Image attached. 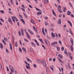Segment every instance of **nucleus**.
Segmentation results:
<instances>
[{
    "label": "nucleus",
    "instance_id": "13d9d810",
    "mask_svg": "<svg viewBox=\"0 0 74 74\" xmlns=\"http://www.w3.org/2000/svg\"><path fill=\"white\" fill-rule=\"evenodd\" d=\"M50 30H51V31H53V28H51L50 29Z\"/></svg>",
    "mask_w": 74,
    "mask_h": 74
},
{
    "label": "nucleus",
    "instance_id": "c756f323",
    "mask_svg": "<svg viewBox=\"0 0 74 74\" xmlns=\"http://www.w3.org/2000/svg\"><path fill=\"white\" fill-rule=\"evenodd\" d=\"M16 4L17 5H18V1L17 0H16Z\"/></svg>",
    "mask_w": 74,
    "mask_h": 74
},
{
    "label": "nucleus",
    "instance_id": "2f4dec72",
    "mask_svg": "<svg viewBox=\"0 0 74 74\" xmlns=\"http://www.w3.org/2000/svg\"><path fill=\"white\" fill-rule=\"evenodd\" d=\"M31 44L32 45H33L34 47H35V44H34L33 42H32L31 43Z\"/></svg>",
    "mask_w": 74,
    "mask_h": 74
},
{
    "label": "nucleus",
    "instance_id": "4468645a",
    "mask_svg": "<svg viewBox=\"0 0 74 74\" xmlns=\"http://www.w3.org/2000/svg\"><path fill=\"white\" fill-rule=\"evenodd\" d=\"M8 20L9 23H12V20H11V18H9Z\"/></svg>",
    "mask_w": 74,
    "mask_h": 74
},
{
    "label": "nucleus",
    "instance_id": "774afa93",
    "mask_svg": "<svg viewBox=\"0 0 74 74\" xmlns=\"http://www.w3.org/2000/svg\"><path fill=\"white\" fill-rule=\"evenodd\" d=\"M17 23L18 26H19V22H18Z\"/></svg>",
    "mask_w": 74,
    "mask_h": 74
},
{
    "label": "nucleus",
    "instance_id": "49530a36",
    "mask_svg": "<svg viewBox=\"0 0 74 74\" xmlns=\"http://www.w3.org/2000/svg\"><path fill=\"white\" fill-rule=\"evenodd\" d=\"M29 7L30 8H33L32 6V5H29Z\"/></svg>",
    "mask_w": 74,
    "mask_h": 74
},
{
    "label": "nucleus",
    "instance_id": "7ed1b4c3",
    "mask_svg": "<svg viewBox=\"0 0 74 74\" xmlns=\"http://www.w3.org/2000/svg\"><path fill=\"white\" fill-rule=\"evenodd\" d=\"M45 41L47 46H49V41L48 40H45Z\"/></svg>",
    "mask_w": 74,
    "mask_h": 74
},
{
    "label": "nucleus",
    "instance_id": "603ef678",
    "mask_svg": "<svg viewBox=\"0 0 74 74\" xmlns=\"http://www.w3.org/2000/svg\"><path fill=\"white\" fill-rule=\"evenodd\" d=\"M69 5H70L71 7H72V8H73V6H72V5H71V3H69Z\"/></svg>",
    "mask_w": 74,
    "mask_h": 74
},
{
    "label": "nucleus",
    "instance_id": "423d86ee",
    "mask_svg": "<svg viewBox=\"0 0 74 74\" xmlns=\"http://www.w3.org/2000/svg\"><path fill=\"white\" fill-rule=\"evenodd\" d=\"M51 37L53 38H55V35L53 34V32L51 33Z\"/></svg>",
    "mask_w": 74,
    "mask_h": 74
},
{
    "label": "nucleus",
    "instance_id": "7c9ffc66",
    "mask_svg": "<svg viewBox=\"0 0 74 74\" xmlns=\"http://www.w3.org/2000/svg\"><path fill=\"white\" fill-rule=\"evenodd\" d=\"M0 12H1V13H2L3 14H4V12L3 10H0Z\"/></svg>",
    "mask_w": 74,
    "mask_h": 74
},
{
    "label": "nucleus",
    "instance_id": "f257e3e1",
    "mask_svg": "<svg viewBox=\"0 0 74 74\" xmlns=\"http://www.w3.org/2000/svg\"><path fill=\"white\" fill-rule=\"evenodd\" d=\"M61 7L60 6H58V10L59 12H60V13H62V10L60 9H61Z\"/></svg>",
    "mask_w": 74,
    "mask_h": 74
},
{
    "label": "nucleus",
    "instance_id": "6e6552de",
    "mask_svg": "<svg viewBox=\"0 0 74 74\" xmlns=\"http://www.w3.org/2000/svg\"><path fill=\"white\" fill-rule=\"evenodd\" d=\"M28 32L30 33V34H33V35H34V33H33V32H32V31L28 29Z\"/></svg>",
    "mask_w": 74,
    "mask_h": 74
},
{
    "label": "nucleus",
    "instance_id": "c85d7f7f",
    "mask_svg": "<svg viewBox=\"0 0 74 74\" xmlns=\"http://www.w3.org/2000/svg\"><path fill=\"white\" fill-rule=\"evenodd\" d=\"M45 25H46V26L47 25H48V22H45Z\"/></svg>",
    "mask_w": 74,
    "mask_h": 74
},
{
    "label": "nucleus",
    "instance_id": "864d4df0",
    "mask_svg": "<svg viewBox=\"0 0 74 74\" xmlns=\"http://www.w3.org/2000/svg\"><path fill=\"white\" fill-rule=\"evenodd\" d=\"M35 30H34L35 31V32H37V29L36 28H35Z\"/></svg>",
    "mask_w": 74,
    "mask_h": 74
},
{
    "label": "nucleus",
    "instance_id": "20e7f679",
    "mask_svg": "<svg viewBox=\"0 0 74 74\" xmlns=\"http://www.w3.org/2000/svg\"><path fill=\"white\" fill-rule=\"evenodd\" d=\"M55 44H58V42H53L51 44V46H53V45H54Z\"/></svg>",
    "mask_w": 74,
    "mask_h": 74
},
{
    "label": "nucleus",
    "instance_id": "a211bd4d",
    "mask_svg": "<svg viewBox=\"0 0 74 74\" xmlns=\"http://www.w3.org/2000/svg\"><path fill=\"white\" fill-rule=\"evenodd\" d=\"M67 14L68 15H70L71 14V12L69 11H68L67 12Z\"/></svg>",
    "mask_w": 74,
    "mask_h": 74
},
{
    "label": "nucleus",
    "instance_id": "69168bd1",
    "mask_svg": "<svg viewBox=\"0 0 74 74\" xmlns=\"http://www.w3.org/2000/svg\"><path fill=\"white\" fill-rule=\"evenodd\" d=\"M56 60V58H54L53 59V62H55V60Z\"/></svg>",
    "mask_w": 74,
    "mask_h": 74
},
{
    "label": "nucleus",
    "instance_id": "9b49d317",
    "mask_svg": "<svg viewBox=\"0 0 74 74\" xmlns=\"http://www.w3.org/2000/svg\"><path fill=\"white\" fill-rule=\"evenodd\" d=\"M22 49H23V51H24L25 52V53H27V52H26V49H25V48L23 47L22 48Z\"/></svg>",
    "mask_w": 74,
    "mask_h": 74
},
{
    "label": "nucleus",
    "instance_id": "9d476101",
    "mask_svg": "<svg viewBox=\"0 0 74 74\" xmlns=\"http://www.w3.org/2000/svg\"><path fill=\"white\" fill-rule=\"evenodd\" d=\"M58 56H59L60 59H62L63 58V56L60 54H59L58 55Z\"/></svg>",
    "mask_w": 74,
    "mask_h": 74
},
{
    "label": "nucleus",
    "instance_id": "c03bdc74",
    "mask_svg": "<svg viewBox=\"0 0 74 74\" xmlns=\"http://www.w3.org/2000/svg\"><path fill=\"white\" fill-rule=\"evenodd\" d=\"M38 14L39 15H41V12H38Z\"/></svg>",
    "mask_w": 74,
    "mask_h": 74
},
{
    "label": "nucleus",
    "instance_id": "dca6fc26",
    "mask_svg": "<svg viewBox=\"0 0 74 74\" xmlns=\"http://www.w3.org/2000/svg\"><path fill=\"white\" fill-rule=\"evenodd\" d=\"M52 13L54 15H55V16H56V14L55 12H54V10L52 9Z\"/></svg>",
    "mask_w": 74,
    "mask_h": 74
},
{
    "label": "nucleus",
    "instance_id": "5fc2aeb1",
    "mask_svg": "<svg viewBox=\"0 0 74 74\" xmlns=\"http://www.w3.org/2000/svg\"><path fill=\"white\" fill-rule=\"evenodd\" d=\"M58 36H59V37H60V38L61 37V35H60V34H58Z\"/></svg>",
    "mask_w": 74,
    "mask_h": 74
},
{
    "label": "nucleus",
    "instance_id": "473e14b6",
    "mask_svg": "<svg viewBox=\"0 0 74 74\" xmlns=\"http://www.w3.org/2000/svg\"><path fill=\"white\" fill-rule=\"evenodd\" d=\"M0 19L1 22H4V20H3L2 18H0Z\"/></svg>",
    "mask_w": 74,
    "mask_h": 74
},
{
    "label": "nucleus",
    "instance_id": "f3484780",
    "mask_svg": "<svg viewBox=\"0 0 74 74\" xmlns=\"http://www.w3.org/2000/svg\"><path fill=\"white\" fill-rule=\"evenodd\" d=\"M10 69L11 70V73H14V69L11 68H10Z\"/></svg>",
    "mask_w": 74,
    "mask_h": 74
},
{
    "label": "nucleus",
    "instance_id": "39448f33",
    "mask_svg": "<svg viewBox=\"0 0 74 74\" xmlns=\"http://www.w3.org/2000/svg\"><path fill=\"white\" fill-rule=\"evenodd\" d=\"M28 65H26V67L27 69H30V64L29 63L28 64Z\"/></svg>",
    "mask_w": 74,
    "mask_h": 74
},
{
    "label": "nucleus",
    "instance_id": "5701e85b",
    "mask_svg": "<svg viewBox=\"0 0 74 74\" xmlns=\"http://www.w3.org/2000/svg\"><path fill=\"white\" fill-rule=\"evenodd\" d=\"M71 42L72 44V45L73 46V39H71Z\"/></svg>",
    "mask_w": 74,
    "mask_h": 74
},
{
    "label": "nucleus",
    "instance_id": "09e8293b",
    "mask_svg": "<svg viewBox=\"0 0 74 74\" xmlns=\"http://www.w3.org/2000/svg\"><path fill=\"white\" fill-rule=\"evenodd\" d=\"M68 53L69 56H71V53L69 52Z\"/></svg>",
    "mask_w": 74,
    "mask_h": 74
},
{
    "label": "nucleus",
    "instance_id": "6ab92c4d",
    "mask_svg": "<svg viewBox=\"0 0 74 74\" xmlns=\"http://www.w3.org/2000/svg\"><path fill=\"white\" fill-rule=\"evenodd\" d=\"M39 40H40V41L42 43H44V42H43V40H42V39L39 38Z\"/></svg>",
    "mask_w": 74,
    "mask_h": 74
},
{
    "label": "nucleus",
    "instance_id": "f03ea898",
    "mask_svg": "<svg viewBox=\"0 0 74 74\" xmlns=\"http://www.w3.org/2000/svg\"><path fill=\"white\" fill-rule=\"evenodd\" d=\"M42 62L43 65L44 66H45V67H46L47 66V65L46 64V62H45V60H43L42 61Z\"/></svg>",
    "mask_w": 74,
    "mask_h": 74
},
{
    "label": "nucleus",
    "instance_id": "a878e982",
    "mask_svg": "<svg viewBox=\"0 0 74 74\" xmlns=\"http://www.w3.org/2000/svg\"><path fill=\"white\" fill-rule=\"evenodd\" d=\"M21 21H22V22L24 23V24H25V21H24V20L23 19H21Z\"/></svg>",
    "mask_w": 74,
    "mask_h": 74
},
{
    "label": "nucleus",
    "instance_id": "1a4fd4ad",
    "mask_svg": "<svg viewBox=\"0 0 74 74\" xmlns=\"http://www.w3.org/2000/svg\"><path fill=\"white\" fill-rule=\"evenodd\" d=\"M10 49L11 50H12V45H11V43H10Z\"/></svg>",
    "mask_w": 74,
    "mask_h": 74
},
{
    "label": "nucleus",
    "instance_id": "bf43d9fd",
    "mask_svg": "<svg viewBox=\"0 0 74 74\" xmlns=\"http://www.w3.org/2000/svg\"><path fill=\"white\" fill-rule=\"evenodd\" d=\"M14 72L15 73V74H18L17 73H17V71H16V70H15L14 71Z\"/></svg>",
    "mask_w": 74,
    "mask_h": 74
},
{
    "label": "nucleus",
    "instance_id": "72a5a7b5",
    "mask_svg": "<svg viewBox=\"0 0 74 74\" xmlns=\"http://www.w3.org/2000/svg\"><path fill=\"white\" fill-rule=\"evenodd\" d=\"M19 51L20 52H22V49H21V47L19 48Z\"/></svg>",
    "mask_w": 74,
    "mask_h": 74
},
{
    "label": "nucleus",
    "instance_id": "37998d69",
    "mask_svg": "<svg viewBox=\"0 0 74 74\" xmlns=\"http://www.w3.org/2000/svg\"><path fill=\"white\" fill-rule=\"evenodd\" d=\"M33 66H34V67H36L37 65L36 64H33Z\"/></svg>",
    "mask_w": 74,
    "mask_h": 74
},
{
    "label": "nucleus",
    "instance_id": "4be33fe9",
    "mask_svg": "<svg viewBox=\"0 0 74 74\" xmlns=\"http://www.w3.org/2000/svg\"><path fill=\"white\" fill-rule=\"evenodd\" d=\"M15 46L16 47H18V44L17 43V41H16L15 43Z\"/></svg>",
    "mask_w": 74,
    "mask_h": 74
},
{
    "label": "nucleus",
    "instance_id": "393cba45",
    "mask_svg": "<svg viewBox=\"0 0 74 74\" xmlns=\"http://www.w3.org/2000/svg\"><path fill=\"white\" fill-rule=\"evenodd\" d=\"M37 62L38 63H41V62H42V61L41 60H38L37 61Z\"/></svg>",
    "mask_w": 74,
    "mask_h": 74
},
{
    "label": "nucleus",
    "instance_id": "4c0bfd02",
    "mask_svg": "<svg viewBox=\"0 0 74 74\" xmlns=\"http://www.w3.org/2000/svg\"><path fill=\"white\" fill-rule=\"evenodd\" d=\"M36 10L37 11H41V10H40L39 9H38V8H36Z\"/></svg>",
    "mask_w": 74,
    "mask_h": 74
},
{
    "label": "nucleus",
    "instance_id": "79ce46f5",
    "mask_svg": "<svg viewBox=\"0 0 74 74\" xmlns=\"http://www.w3.org/2000/svg\"><path fill=\"white\" fill-rule=\"evenodd\" d=\"M18 34L20 36H21V32L20 31H18Z\"/></svg>",
    "mask_w": 74,
    "mask_h": 74
},
{
    "label": "nucleus",
    "instance_id": "ddd939ff",
    "mask_svg": "<svg viewBox=\"0 0 74 74\" xmlns=\"http://www.w3.org/2000/svg\"><path fill=\"white\" fill-rule=\"evenodd\" d=\"M66 10H67V9L66 8H63V12H66Z\"/></svg>",
    "mask_w": 74,
    "mask_h": 74
},
{
    "label": "nucleus",
    "instance_id": "3c124183",
    "mask_svg": "<svg viewBox=\"0 0 74 74\" xmlns=\"http://www.w3.org/2000/svg\"><path fill=\"white\" fill-rule=\"evenodd\" d=\"M31 22L33 23H34V21L32 19H31Z\"/></svg>",
    "mask_w": 74,
    "mask_h": 74
},
{
    "label": "nucleus",
    "instance_id": "2eb2a0df",
    "mask_svg": "<svg viewBox=\"0 0 74 74\" xmlns=\"http://www.w3.org/2000/svg\"><path fill=\"white\" fill-rule=\"evenodd\" d=\"M70 47H71V51H72V52H73V46H72V45H71Z\"/></svg>",
    "mask_w": 74,
    "mask_h": 74
},
{
    "label": "nucleus",
    "instance_id": "cd10ccee",
    "mask_svg": "<svg viewBox=\"0 0 74 74\" xmlns=\"http://www.w3.org/2000/svg\"><path fill=\"white\" fill-rule=\"evenodd\" d=\"M27 60L28 61V62H31V63H32V61H31V60H30L29 59V58H27Z\"/></svg>",
    "mask_w": 74,
    "mask_h": 74
},
{
    "label": "nucleus",
    "instance_id": "338daca9",
    "mask_svg": "<svg viewBox=\"0 0 74 74\" xmlns=\"http://www.w3.org/2000/svg\"><path fill=\"white\" fill-rule=\"evenodd\" d=\"M37 37L38 38H40V36H39V35H37Z\"/></svg>",
    "mask_w": 74,
    "mask_h": 74
},
{
    "label": "nucleus",
    "instance_id": "ea45409f",
    "mask_svg": "<svg viewBox=\"0 0 74 74\" xmlns=\"http://www.w3.org/2000/svg\"><path fill=\"white\" fill-rule=\"evenodd\" d=\"M21 33H23V29H21Z\"/></svg>",
    "mask_w": 74,
    "mask_h": 74
},
{
    "label": "nucleus",
    "instance_id": "4d7b16f0",
    "mask_svg": "<svg viewBox=\"0 0 74 74\" xmlns=\"http://www.w3.org/2000/svg\"><path fill=\"white\" fill-rule=\"evenodd\" d=\"M25 63L26 65H28V64L27 63V62L26 61H25Z\"/></svg>",
    "mask_w": 74,
    "mask_h": 74
},
{
    "label": "nucleus",
    "instance_id": "bb28decb",
    "mask_svg": "<svg viewBox=\"0 0 74 74\" xmlns=\"http://www.w3.org/2000/svg\"><path fill=\"white\" fill-rule=\"evenodd\" d=\"M58 58V60H59V62H61L62 63H64L63 62H62V61L61 60H60V59H59V58Z\"/></svg>",
    "mask_w": 74,
    "mask_h": 74
},
{
    "label": "nucleus",
    "instance_id": "680f3d73",
    "mask_svg": "<svg viewBox=\"0 0 74 74\" xmlns=\"http://www.w3.org/2000/svg\"><path fill=\"white\" fill-rule=\"evenodd\" d=\"M65 54H67V51H64Z\"/></svg>",
    "mask_w": 74,
    "mask_h": 74
},
{
    "label": "nucleus",
    "instance_id": "f8f14e48",
    "mask_svg": "<svg viewBox=\"0 0 74 74\" xmlns=\"http://www.w3.org/2000/svg\"><path fill=\"white\" fill-rule=\"evenodd\" d=\"M67 22L69 23V24L70 26H72V24L70 22V21H68Z\"/></svg>",
    "mask_w": 74,
    "mask_h": 74
},
{
    "label": "nucleus",
    "instance_id": "e2e57ef3",
    "mask_svg": "<svg viewBox=\"0 0 74 74\" xmlns=\"http://www.w3.org/2000/svg\"><path fill=\"white\" fill-rule=\"evenodd\" d=\"M50 68L51 69H52V70H53V67L51 66H50Z\"/></svg>",
    "mask_w": 74,
    "mask_h": 74
},
{
    "label": "nucleus",
    "instance_id": "6e6d98bb",
    "mask_svg": "<svg viewBox=\"0 0 74 74\" xmlns=\"http://www.w3.org/2000/svg\"><path fill=\"white\" fill-rule=\"evenodd\" d=\"M26 34L27 36H29V34H28V32H26Z\"/></svg>",
    "mask_w": 74,
    "mask_h": 74
},
{
    "label": "nucleus",
    "instance_id": "412c9836",
    "mask_svg": "<svg viewBox=\"0 0 74 74\" xmlns=\"http://www.w3.org/2000/svg\"><path fill=\"white\" fill-rule=\"evenodd\" d=\"M13 18H14L15 19L16 22H18V19H17V18H16V17L13 16Z\"/></svg>",
    "mask_w": 74,
    "mask_h": 74
},
{
    "label": "nucleus",
    "instance_id": "8fccbe9b",
    "mask_svg": "<svg viewBox=\"0 0 74 74\" xmlns=\"http://www.w3.org/2000/svg\"><path fill=\"white\" fill-rule=\"evenodd\" d=\"M61 49L62 51H63V50H64V47H62L61 48Z\"/></svg>",
    "mask_w": 74,
    "mask_h": 74
},
{
    "label": "nucleus",
    "instance_id": "f704fd0d",
    "mask_svg": "<svg viewBox=\"0 0 74 74\" xmlns=\"http://www.w3.org/2000/svg\"><path fill=\"white\" fill-rule=\"evenodd\" d=\"M2 69V65H1V64L0 63V69Z\"/></svg>",
    "mask_w": 74,
    "mask_h": 74
},
{
    "label": "nucleus",
    "instance_id": "58836bf2",
    "mask_svg": "<svg viewBox=\"0 0 74 74\" xmlns=\"http://www.w3.org/2000/svg\"><path fill=\"white\" fill-rule=\"evenodd\" d=\"M59 42L60 44H62V42L60 40L59 41Z\"/></svg>",
    "mask_w": 74,
    "mask_h": 74
},
{
    "label": "nucleus",
    "instance_id": "052dcab7",
    "mask_svg": "<svg viewBox=\"0 0 74 74\" xmlns=\"http://www.w3.org/2000/svg\"><path fill=\"white\" fill-rule=\"evenodd\" d=\"M6 52H8V49H6Z\"/></svg>",
    "mask_w": 74,
    "mask_h": 74
},
{
    "label": "nucleus",
    "instance_id": "aec40b11",
    "mask_svg": "<svg viewBox=\"0 0 74 74\" xmlns=\"http://www.w3.org/2000/svg\"><path fill=\"white\" fill-rule=\"evenodd\" d=\"M12 18L13 20V21H14V23H15V19L14 18V16H12Z\"/></svg>",
    "mask_w": 74,
    "mask_h": 74
},
{
    "label": "nucleus",
    "instance_id": "e433bc0d",
    "mask_svg": "<svg viewBox=\"0 0 74 74\" xmlns=\"http://www.w3.org/2000/svg\"><path fill=\"white\" fill-rule=\"evenodd\" d=\"M42 47H43L44 49H46V48H45V46L44 45H42Z\"/></svg>",
    "mask_w": 74,
    "mask_h": 74
},
{
    "label": "nucleus",
    "instance_id": "c9c22d12",
    "mask_svg": "<svg viewBox=\"0 0 74 74\" xmlns=\"http://www.w3.org/2000/svg\"><path fill=\"white\" fill-rule=\"evenodd\" d=\"M48 0H45V3H48Z\"/></svg>",
    "mask_w": 74,
    "mask_h": 74
},
{
    "label": "nucleus",
    "instance_id": "0e129e2a",
    "mask_svg": "<svg viewBox=\"0 0 74 74\" xmlns=\"http://www.w3.org/2000/svg\"><path fill=\"white\" fill-rule=\"evenodd\" d=\"M71 17H72L73 18V17H74V15H73V14H71Z\"/></svg>",
    "mask_w": 74,
    "mask_h": 74
},
{
    "label": "nucleus",
    "instance_id": "de8ad7c7",
    "mask_svg": "<svg viewBox=\"0 0 74 74\" xmlns=\"http://www.w3.org/2000/svg\"><path fill=\"white\" fill-rule=\"evenodd\" d=\"M57 49L58 51H60V48L59 47H58Z\"/></svg>",
    "mask_w": 74,
    "mask_h": 74
},
{
    "label": "nucleus",
    "instance_id": "a18cd8bd",
    "mask_svg": "<svg viewBox=\"0 0 74 74\" xmlns=\"http://www.w3.org/2000/svg\"><path fill=\"white\" fill-rule=\"evenodd\" d=\"M4 40L5 41H7L8 40H7V39L6 38H4Z\"/></svg>",
    "mask_w": 74,
    "mask_h": 74
},
{
    "label": "nucleus",
    "instance_id": "0eeeda50",
    "mask_svg": "<svg viewBox=\"0 0 74 74\" xmlns=\"http://www.w3.org/2000/svg\"><path fill=\"white\" fill-rule=\"evenodd\" d=\"M58 23V25H61V19H59Z\"/></svg>",
    "mask_w": 74,
    "mask_h": 74
},
{
    "label": "nucleus",
    "instance_id": "a19ab883",
    "mask_svg": "<svg viewBox=\"0 0 74 74\" xmlns=\"http://www.w3.org/2000/svg\"><path fill=\"white\" fill-rule=\"evenodd\" d=\"M44 19H48V17H47V16H45L44 17Z\"/></svg>",
    "mask_w": 74,
    "mask_h": 74
},
{
    "label": "nucleus",
    "instance_id": "b1692460",
    "mask_svg": "<svg viewBox=\"0 0 74 74\" xmlns=\"http://www.w3.org/2000/svg\"><path fill=\"white\" fill-rule=\"evenodd\" d=\"M2 42L5 44V45H6V42H5V41H4L3 39L2 40Z\"/></svg>",
    "mask_w": 74,
    "mask_h": 74
}]
</instances>
